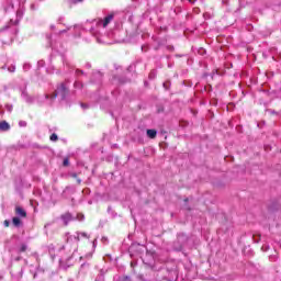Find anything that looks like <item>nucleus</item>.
I'll use <instances>...</instances> for the list:
<instances>
[{"label":"nucleus","mask_w":281,"mask_h":281,"mask_svg":"<svg viewBox=\"0 0 281 281\" xmlns=\"http://www.w3.org/2000/svg\"><path fill=\"white\" fill-rule=\"evenodd\" d=\"M80 236L82 238H89L87 233H76L75 235H70L67 238L66 245H64L60 251L59 266L60 269H69V267H74L76 262L82 260V257L78 254V243H80Z\"/></svg>","instance_id":"f257e3e1"},{"label":"nucleus","mask_w":281,"mask_h":281,"mask_svg":"<svg viewBox=\"0 0 281 281\" xmlns=\"http://www.w3.org/2000/svg\"><path fill=\"white\" fill-rule=\"evenodd\" d=\"M113 14H109L102 19H94L92 20L89 25V32L92 34V36L97 37V41L100 38V34H102V30L109 25L113 21Z\"/></svg>","instance_id":"f03ea898"},{"label":"nucleus","mask_w":281,"mask_h":281,"mask_svg":"<svg viewBox=\"0 0 281 281\" xmlns=\"http://www.w3.org/2000/svg\"><path fill=\"white\" fill-rule=\"evenodd\" d=\"M69 93V86L67 85V81L61 82L57 86V89L53 93H46L45 100L49 102V104H53L54 100L56 98H60V100H65L67 98V94Z\"/></svg>","instance_id":"7ed1b4c3"},{"label":"nucleus","mask_w":281,"mask_h":281,"mask_svg":"<svg viewBox=\"0 0 281 281\" xmlns=\"http://www.w3.org/2000/svg\"><path fill=\"white\" fill-rule=\"evenodd\" d=\"M21 98L22 100H24V102H26L27 104H34V97H31L29 93H27V90H22V93H21Z\"/></svg>","instance_id":"20e7f679"},{"label":"nucleus","mask_w":281,"mask_h":281,"mask_svg":"<svg viewBox=\"0 0 281 281\" xmlns=\"http://www.w3.org/2000/svg\"><path fill=\"white\" fill-rule=\"evenodd\" d=\"M23 14H25V11L23 9H18L16 20L15 21L11 20L10 23L12 25H19V21H21V19H23Z\"/></svg>","instance_id":"39448f33"},{"label":"nucleus","mask_w":281,"mask_h":281,"mask_svg":"<svg viewBox=\"0 0 281 281\" xmlns=\"http://www.w3.org/2000/svg\"><path fill=\"white\" fill-rule=\"evenodd\" d=\"M15 214L16 216H21V218H25V216H27V212H25L21 206H15Z\"/></svg>","instance_id":"423d86ee"},{"label":"nucleus","mask_w":281,"mask_h":281,"mask_svg":"<svg viewBox=\"0 0 281 281\" xmlns=\"http://www.w3.org/2000/svg\"><path fill=\"white\" fill-rule=\"evenodd\" d=\"M0 131L2 133H5L7 131H10V123L7 121L0 122Z\"/></svg>","instance_id":"0eeeda50"},{"label":"nucleus","mask_w":281,"mask_h":281,"mask_svg":"<svg viewBox=\"0 0 281 281\" xmlns=\"http://www.w3.org/2000/svg\"><path fill=\"white\" fill-rule=\"evenodd\" d=\"M61 221L65 223V225H68L70 221H72L71 213H65L61 215Z\"/></svg>","instance_id":"6e6552de"},{"label":"nucleus","mask_w":281,"mask_h":281,"mask_svg":"<svg viewBox=\"0 0 281 281\" xmlns=\"http://www.w3.org/2000/svg\"><path fill=\"white\" fill-rule=\"evenodd\" d=\"M63 63H64V66L66 67L67 71H70V69H74V65L71 64V61H69V59L64 58Z\"/></svg>","instance_id":"1a4fd4ad"},{"label":"nucleus","mask_w":281,"mask_h":281,"mask_svg":"<svg viewBox=\"0 0 281 281\" xmlns=\"http://www.w3.org/2000/svg\"><path fill=\"white\" fill-rule=\"evenodd\" d=\"M74 32H75V36H80V33L82 32V25L77 24L72 27Z\"/></svg>","instance_id":"9d476101"},{"label":"nucleus","mask_w":281,"mask_h":281,"mask_svg":"<svg viewBox=\"0 0 281 281\" xmlns=\"http://www.w3.org/2000/svg\"><path fill=\"white\" fill-rule=\"evenodd\" d=\"M147 137H149V139H155V137H157V131L156 130H147Z\"/></svg>","instance_id":"9b49d317"},{"label":"nucleus","mask_w":281,"mask_h":281,"mask_svg":"<svg viewBox=\"0 0 281 281\" xmlns=\"http://www.w3.org/2000/svg\"><path fill=\"white\" fill-rule=\"evenodd\" d=\"M12 223H13L14 227H21V218L13 217Z\"/></svg>","instance_id":"f8f14e48"},{"label":"nucleus","mask_w":281,"mask_h":281,"mask_svg":"<svg viewBox=\"0 0 281 281\" xmlns=\"http://www.w3.org/2000/svg\"><path fill=\"white\" fill-rule=\"evenodd\" d=\"M155 78H157V70H151V71L149 72V79H150V80H155Z\"/></svg>","instance_id":"ddd939ff"},{"label":"nucleus","mask_w":281,"mask_h":281,"mask_svg":"<svg viewBox=\"0 0 281 281\" xmlns=\"http://www.w3.org/2000/svg\"><path fill=\"white\" fill-rule=\"evenodd\" d=\"M23 69H24V71H30V69H32V65H30V63H25L23 65Z\"/></svg>","instance_id":"4468645a"},{"label":"nucleus","mask_w":281,"mask_h":281,"mask_svg":"<svg viewBox=\"0 0 281 281\" xmlns=\"http://www.w3.org/2000/svg\"><path fill=\"white\" fill-rule=\"evenodd\" d=\"M74 87H75V89H82V82L75 81Z\"/></svg>","instance_id":"2eb2a0df"},{"label":"nucleus","mask_w":281,"mask_h":281,"mask_svg":"<svg viewBox=\"0 0 281 281\" xmlns=\"http://www.w3.org/2000/svg\"><path fill=\"white\" fill-rule=\"evenodd\" d=\"M50 142H58V135L56 133L50 135Z\"/></svg>","instance_id":"dca6fc26"},{"label":"nucleus","mask_w":281,"mask_h":281,"mask_svg":"<svg viewBox=\"0 0 281 281\" xmlns=\"http://www.w3.org/2000/svg\"><path fill=\"white\" fill-rule=\"evenodd\" d=\"M8 71H10L11 74H14V71H16V66L12 65L8 68Z\"/></svg>","instance_id":"f3484780"},{"label":"nucleus","mask_w":281,"mask_h":281,"mask_svg":"<svg viewBox=\"0 0 281 281\" xmlns=\"http://www.w3.org/2000/svg\"><path fill=\"white\" fill-rule=\"evenodd\" d=\"M12 104H5V110L9 112V113H12Z\"/></svg>","instance_id":"a211bd4d"},{"label":"nucleus","mask_w":281,"mask_h":281,"mask_svg":"<svg viewBox=\"0 0 281 281\" xmlns=\"http://www.w3.org/2000/svg\"><path fill=\"white\" fill-rule=\"evenodd\" d=\"M95 281H104V274L100 273L97 278Z\"/></svg>","instance_id":"6ab92c4d"},{"label":"nucleus","mask_w":281,"mask_h":281,"mask_svg":"<svg viewBox=\"0 0 281 281\" xmlns=\"http://www.w3.org/2000/svg\"><path fill=\"white\" fill-rule=\"evenodd\" d=\"M37 67H45V60H38L37 61Z\"/></svg>","instance_id":"aec40b11"},{"label":"nucleus","mask_w":281,"mask_h":281,"mask_svg":"<svg viewBox=\"0 0 281 281\" xmlns=\"http://www.w3.org/2000/svg\"><path fill=\"white\" fill-rule=\"evenodd\" d=\"M77 218L79 221H85V214H82V213L77 214Z\"/></svg>","instance_id":"412c9836"},{"label":"nucleus","mask_w":281,"mask_h":281,"mask_svg":"<svg viewBox=\"0 0 281 281\" xmlns=\"http://www.w3.org/2000/svg\"><path fill=\"white\" fill-rule=\"evenodd\" d=\"M63 166H65V167L69 166V158L64 159Z\"/></svg>","instance_id":"4be33fe9"},{"label":"nucleus","mask_w":281,"mask_h":281,"mask_svg":"<svg viewBox=\"0 0 281 281\" xmlns=\"http://www.w3.org/2000/svg\"><path fill=\"white\" fill-rule=\"evenodd\" d=\"M20 251L23 252V251H27V246L26 245H22L20 247Z\"/></svg>","instance_id":"5701e85b"},{"label":"nucleus","mask_w":281,"mask_h":281,"mask_svg":"<svg viewBox=\"0 0 281 281\" xmlns=\"http://www.w3.org/2000/svg\"><path fill=\"white\" fill-rule=\"evenodd\" d=\"M69 30H71V27L64 29V30L59 31V34H65V32H69Z\"/></svg>","instance_id":"b1692460"},{"label":"nucleus","mask_w":281,"mask_h":281,"mask_svg":"<svg viewBox=\"0 0 281 281\" xmlns=\"http://www.w3.org/2000/svg\"><path fill=\"white\" fill-rule=\"evenodd\" d=\"M19 125H20V126H27V123H26L25 121H20V122H19Z\"/></svg>","instance_id":"393cba45"},{"label":"nucleus","mask_w":281,"mask_h":281,"mask_svg":"<svg viewBox=\"0 0 281 281\" xmlns=\"http://www.w3.org/2000/svg\"><path fill=\"white\" fill-rule=\"evenodd\" d=\"M37 8H38V7H37L35 3H32V4H31V10H37Z\"/></svg>","instance_id":"a878e982"},{"label":"nucleus","mask_w":281,"mask_h":281,"mask_svg":"<svg viewBox=\"0 0 281 281\" xmlns=\"http://www.w3.org/2000/svg\"><path fill=\"white\" fill-rule=\"evenodd\" d=\"M80 74L82 75V74H85V71H82V70H80V69H77V70H76V75H77V76H80Z\"/></svg>","instance_id":"bb28decb"},{"label":"nucleus","mask_w":281,"mask_h":281,"mask_svg":"<svg viewBox=\"0 0 281 281\" xmlns=\"http://www.w3.org/2000/svg\"><path fill=\"white\" fill-rule=\"evenodd\" d=\"M94 76H95L97 78H102V72L98 71V72L94 74Z\"/></svg>","instance_id":"cd10ccee"},{"label":"nucleus","mask_w":281,"mask_h":281,"mask_svg":"<svg viewBox=\"0 0 281 281\" xmlns=\"http://www.w3.org/2000/svg\"><path fill=\"white\" fill-rule=\"evenodd\" d=\"M4 227H10V221L8 220L4 221Z\"/></svg>","instance_id":"c85d7f7f"},{"label":"nucleus","mask_w":281,"mask_h":281,"mask_svg":"<svg viewBox=\"0 0 281 281\" xmlns=\"http://www.w3.org/2000/svg\"><path fill=\"white\" fill-rule=\"evenodd\" d=\"M81 108L83 109H89V105L85 104V103H81Z\"/></svg>","instance_id":"c756f323"},{"label":"nucleus","mask_w":281,"mask_h":281,"mask_svg":"<svg viewBox=\"0 0 281 281\" xmlns=\"http://www.w3.org/2000/svg\"><path fill=\"white\" fill-rule=\"evenodd\" d=\"M65 21V18H59L58 23H63Z\"/></svg>","instance_id":"7c9ffc66"},{"label":"nucleus","mask_w":281,"mask_h":281,"mask_svg":"<svg viewBox=\"0 0 281 281\" xmlns=\"http://www.w3.org/2000/svg\"><path fill=\"white\" fill-rule=\"evenodd\" d=\"M109 239L106 237H102V243H108Z\"/></svg>","instance_id":"2f4dec72"},{"label":"nucleus","mask_w":281,"mask_h":281,"mask_svg":"<svg viewBox=\"0 0 281 281\" xmlns=\"http://www.w3.org/2000/svg\"><path fill=\"white\" fill-rule=\"evenodd\" d=\"M168 49H169L170 52H173V50H175V46H169Z\"/></svg>","instance_id":"473e14b6"},{"label":"nucleus","mask_w":281,"mask_h":281,"mask_svg":"<svg viewBox=\"0 0 281 281\" xmlns=\"http://www.w3.org/2000/svg\"><path fill=\"white\" fill-rule=\"evenodd\" d=\"M5 30H8V26L3 27V29H0V33L1 32H5Z\"/></svg>","instance_id":"72a5a7b5"},{"label":"nucleus","mask_w":281,"mask_h":281,"mask_svg":"<svg viewBox=\"0 0 281 281\" xmlns=\"http://www.w3.org/2000/svg\"><path fill=\"white\" fill-rule=\"evenodd\" d=\"M87 69H91V64H86Z\"/></svg>","instance_id":"f704fd0d"},{"label":"nucleus","mask_w":281,"mask_h":281,"mask_svg":"<svg viewBox=\"0 0 281 281\" xmlns=\"http://www.w3.org/2000/svg\"><path fill=\"white\" fill-rule=\"evenodd\" d=\"M146 50H147L146 46H142V52H146Z\"/></svg>","instance_id":"c9c22d12"},{"label":"nucleus","mask_w":281,"mask_h":281,"mask_svg":"<svg viewBox=\"0 0 281 281\" xmlns=\"http://www.w3.org/2000/svg\"><path fill=\"white\" fill-rule=\"evenodd\" d=\"M183 238V235H179L178 240H181Z\"/></svg>","instance_id":"e433bc0d"},{"label":"nucleus","mask_w":281,"mask_h":281,"mask_svg":"<svg viewBox=\"0 0 281 281\" xmlns=\"http://www.w3.org/2000/svg\"><path fill=\"white\" fill-rule=\"evenodd\" d=\"M54 27H55L54 25L50 26L52 30H54Z\"/></svg>","instance_id":"4c0bfd02"},{"label":"nucleus","mask_w":281,"mask_h":281,"mask_svg":"<svg viewBox=\"0 0 281 281\" xmlns=\"http://www.w3.org/2000/svg\"><path fill=\"white\" fill-rule=\"evenodd\" d=\"M47 38H48V41H49V40L52 38V36H48Z\"/></svg>","instance_id":"58836bf2"},{"label":"nucleus","mask_w":281,"mask_h":281,"mask_svg":"<svg viewBox=\"0 0 281 281\" xmlns=\"http://www.w3.org/2000/svg\"><path fill=\"white\" fill-rule=\"evenodd\" d=\"M165 89H167L166 83H164Z\"/></svg>","instance_id":"ea45409f"},{"label":"nucleus","mask_w":281,"mask_h":281,"mask_svg":"<svg viewBox=\"0 0 281 281\" xmlns=\"http://www.w3.org/2000/svg\"><path fill=\"white\" fill-rule=\"evenodd\" d=\"M0 109H3V106H2V105H0Z\"/></svg>","instance_id":"a19ab883"},{"label":"nucleus","mask_w":281,"mask_h":281,"mask_svg":"<svg viewBox=\"0 0 281 281\" xmlns=\"http://www.w3.org/2000/svg\"><path fill=\"white\" fill-rule=\"evenodd\" d=\"M93 245H95V239H94V241H93Z\"/></svg>","instance_id":"79ce46f5"},{"label":"nucleus","mask_w":281,"mask_h":281,"mask_svg":"<svg viewBox=\"0 0 281 281\" xmlns=\"http://www.w3.org/2000/svg\"><path fill=\"white\" fill-rule=\"evenodd\" d=\"M78 1H82V0H78Z\"/></svg>","instance_id":"37998d69"}]
</instances>
